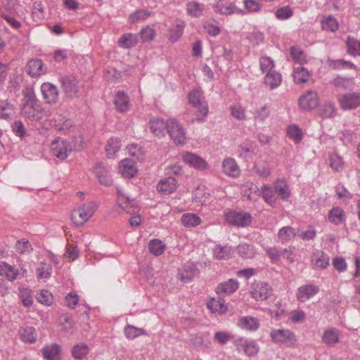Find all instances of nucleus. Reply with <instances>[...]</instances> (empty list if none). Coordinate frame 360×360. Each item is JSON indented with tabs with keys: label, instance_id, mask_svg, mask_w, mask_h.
<instances>
[{
	"label": "nucleus",
	"instance_id": "29",
	"mask_svg": "<svg viewBox=\"0 0 360 360\" xmlns=\"http://www.w3.org/2000/svg\"><path fill=\"white\" fill-rule=\"evenodd\" d=\"M255 146L252 141L245 140L238 147V157L241 158H250L251 153L255 150Z\"/></svg>",
	"mask_w": 360,
	"mask_h": 360
},
{
	"label": "nucleus",
	"instance_id": "17",
	"mask_svg": "<svg viewBox=\"0 0 360 360\" xmlns=\"http://www.w3.org/2000/svg\"><path fill=\"white\" fill-rule=\"evenodd\" d=\"M148 124L150 131L158 138L163 137L165 129L167 131V120L165 121L162 118L153 117Z\"/></svg>",
	"mask_w": 360,
	"mask_h": 360
},
{
	"label": "nucleus",
	"instance_id": "41",
	"mask_svg": "<svg viewBox=\"0 0 360 360\" xmlns=\"http://www.w3.org/2000/svg\"><path fill=\"white\" fill-rule=\"evenodd\" d=\"M321 28L323 30L334 32L339 28L338 20L331 15L324 18L321 21Z\"/></svg>",
	"mask_w": 360,
	"mask_h": 360
},
{
	"label": "nucleus",
	"instance_id": "44",
	"mask_svg": "<svg viewBox=\"0 0 360 360\" xmlns=\"http://www.w3.org/2000/svg\"><path fill=\"white\" fill-rule=\"evenodd\" d=\"M347 53L352 56H360V41L350 36L347 38Z\"/></svg>",
	"mask_w": 360,
	"mask_h": 360
},
{
	"label": "nucleus",
	"instance_id": "46",
	"mask_svg": "<svg viewBox=\"0 0 360 360\" xmlns=\"http://www.w3.org/2000/svg\"><path fill=\"white\" fill-rule=\"evenodd\" d=\"M148 249L152 254L155 256H159L163 254L165 245L160 240L153 239L150 241Z\"/></svg>",
	"mask_w": 360,
	"mask_h": 360
},
{
	"label": "nucleus",
	"instance_id": "52",
	"mask_svg": "<svg viewBox=\"0 0 360 360\" xmlns=\"http://www.w3.org/2000/svg\"><path fill=\"white\" fill-rule=\"evenodd\" d=\"M295 236V231L290 226H284L281 228L278 233V237L282 242L290 240Z\"/></svg>",
	"mask_w": 360,
	"mask_h": 360
},
{
	"label": "nucleus",
	"instance_id": "19",
	"mask_svg": "<svg viewBox=\"0 0 360 360\" xmlns=\"http://www.w3.org/2000/svg\"><path fill=\"white\" fill-rule=\"evenodd\" d=\"M158 192L169 195L174 192L176 189V181L173 177H168L160 181L157 185Z\"/></svg>",
	"mask_w": 360,
	"mask_h": 360
},
{
	"label": "nucleus",
	"instance_id": "5",
	"mask_svg": "<svg viewBox=\"0 0 360 360\" xmlns=\"http://www.w3.org/2000/svg\"><path fill=\"white\" fill-rule=\"evenodd\" d=\"M226 221L231 226L245 227L252 222V216L248 212L229 211L224 215Z\"/></svg>",
	"mask_w": 360,
	"mask_h": 360
},
{
	"label": "nucleus",
	"instance_id": "57",
	"mask_svg": "<svg viewBox=\"0 0 360 360\" xmlns=\"http://www.w3.org/2000/svg\"><path fill=\"white\" fill-rule=\"evenodd\" d=\"M124 331L126 337L129 339H134L139 337V335L145 333L143 329L131 325H127L124 328Z\"/></svg>",
	"mask_w": 360,
	"mask_h": 360
},
{
	"label": "nucleus",
	"instance_id": "39",
	"mask_svg": "<svg viewBox=\"0 0 360 360\" xmlns=\"http://www.w3.org/2000/svg\"><path fill=\"white\" fill-rule=\"evenodd\" d=\"M21 340L24 342L34 343L37 340V334L34 328L32 326H25L20 331Z\"/></svg>",
	"mask_w": 360,
	"mask_h": 360
},
{
	"label": "nucleus",
	"instance_id": "9",
	"mask_svg": "<svg viewBox=\"0 0 360 360\" xmlns=\"http://www.w3.org/2000/svg\"><path fill=\"white\" fill-rule=\"evenodd\" d=\"M271 294V287L265 282L254 283L252 285L250 295L257 301L266 300Z\"/></svg>",
	"mask_w": 360,
	"mask_h": 360
},
{
	"label": "nucleus",
	"instance_id": "45",
	"mask_svg": "<svg viewBox=\"0 0 360 360\" xmlns=\"http://www.w3.org/2000/svg\"><path fill=\"white\" fill-rule=\"evenodd\" d=\"M18 296L22 302V304L25 307H30L33 304V298L32 295V291L25 288H18Z\"/></svg>",
	"mask_w": 360,
	"mask_h": 360
},
{
	"label": "nucleus",
	"instance_id": "63",
	"mask_svg": "<svg viewBox=\"0 0 360 360\" xmlns=\"http://www.w3.org/2000/svg\"><path fill=\"white\" fill-rule=\"evenodd\" d=\"M274 190L278 193L279 196L284 200L288 199L290 195V189L288 186L283 184H277L274 186Z\"/></svg>",
	"mask_w": 360,
	"mask_h": 360
},
{
	"label": "nucleus",
	"instance_id": "13",
	"mask_svg": "<svg viewBox=\"0 0 360 360\" xmlns=\"http://www.w3.org/2000/svg\"><path fill=\"white\" fill-rule=\"evenodd\" d=\"M215 11L222 15H231L233 13L245 14L246 12L238 8L233 3L229 0H219L215 6Z\"/></svg>",
	"mask_w": 360,
	"mask_h": 360
},
{
	"label": "nucleus",
	"instance_id": "25",
	"mask_svg": "<svg viewBox=\"0 0 360 360\" xmlns=\"http://www.w3.org/2000/svg\"><path fill=\"white\" fill-rule=\"evenodd\" d=\"M15 113V107L7 100L0 101V119L11 120Z\"/></svg>",
	"mask_w": 360,
	"mask_h": 360
},
{
	"label": "nucleus",
	"instance_id": "31",
	"mask_svg": "<svg viewBox=\"0 0 360 360\" xmlns=\"http://www.w3.org/2000/svg\"><path fill=\"white\" fill-rule=\"evenodd\" d=\"M138 44V37L135 34L126 33L122 34L118 39L120 46L124 49H129Z\"/></svg>",
	"mask_w": 360,
	"mask_h": 360
},
{
	"label": "nucleus",
	"instance_id": "48",
	"mask_svg": "<svg viewBox=\"0 0 360 360\" xmlns=\"http://www.w3.org/2000/svg\"><path fill=\"white\" fill-rule=\"evenodd\" d=\"M184 25L182 24H177L172 27L169 32V40L174 43L177 41L182 36Z\"/></svg>",
	"mask_w": 360,
	"mask_h": 360
},
{
	"label": "nucleus",
	"instance_id": "16",
	"mask_svg": "<svg viewBox=\"0 0 360 360\" xmlns=\"http://www.w3.org/2000/svg\"><path fill=\"white\" fill-rule=\"evenodd\" d=\"M339 101L340 106L344 110L356 108L359 105H360V94H346L340 98Z\"/></svg>",
	"mask_w": 360,
	"mask_h": 360
},
{
	"label": "nucleus",
	"instance_id": "11",
	"mask_svg": "<svg viewBox=\"0 0 360 360\" xmlns=\"http://www.w3.org/2000/svg\"><path fill=\"white\" fill-rule=\"evenodd\" d=\"M25 71L32 77H37L46 72V68L41 59L32 58L25 66Z\"/></svg>",
	"mask_w": 360,
	"mask_h": 360
},
{
	"label": "nucleus",
	"instance_id": "54",
	"mask_svg": "<svg viewBox=\"0 0 360 360\" xmlns=\"http://www.w3.org/2000/svg\"><path fill=\"white\" fill-rule=\"evenodd\" d=\"M52 267L46 262H41L37 269V276L40 278H48L51 276Z\"/></svg>",
	"mask_w": 360,
	"mask_h": 360
},
{
	"label": "nucleus",
	"instance_id": "1",
	"mask_svg": "<svg viewBox=\"0 0 360 360\" xmlns=\"http://www.w3.org/2000/svg\"><path fill=\"white\" fill-rule=\"evenodd\" d=\"M21 115L31 121H39L45 117L46 112L37 98L34 89L27 87L22 91Z\"/></svg>",
	"mask_w": 360,
	"mask_h": 360
},
{
	"label": "nucleus",
	"instance_id": "35",
	"mask_svg": "<svg viewBox=\"0 0 360 360\" xmlns=\"http://www.w3.org/2000/svg\"><path fill=\"white\" fill-rule=\"evenodd\" d=\"M310 77L309 71L304 67H297L294 68L293 78L297 84L306 83Z\"/></svg>",
	"mask_w": 360,
	"mask_h": 360
},
{
	"label": "nucleus",
	"instance_id": "20",
	"mask_svg": "<svg viewBox=\"0 0 360 360\" xmlns=\"http://www.w3.org/2000/svg\"><path fill=\"white\" fill-rule=\"evenodd\" d=\"M183 160L186 164L198 169H203L207 167L205 160L191 153L183 155Z\"/></svg>",
	"mask_w": 360,
	"mask_h": 360
},
{
	"label": "nucleus",
	"instance_id": "23",
	"mask_svg": "<svg viewBox=\"0 0 360 360\" xmlns=\"http://www.w3.org/2000/svg\"><path fill=\"white\" fill-rule=\"evenodd\" d=\"M207 307L212 313H218L221 315L226 314L228 311V307L225 304L224 300L221 299H211L207 303Z\"/></svg>",
	"mask_w": 360,
	"mask_h": 360
},
{
	"label": "nucleus",
	"instance_id": "62",
	"mask_svg": "<svg viewBox=\"0 0 360 360\" xmlns=\"http://www.w3.org/2000/svg\"><path fill=\"white\" fill-rule=\"evenodd\" d=\"M330 66L333 69L354 68L356 66L350 61L345 60H333L330 61Z\"/></svg>",
	"mask_w": 360,
	"mask_h": 360
},
{
	"label": "nucleus",
	"instance_id": "55",
	"mask_svg": "<svg viewBox=\"0 0 360 360\" xmlns=\"http://www.w3.org/2000/svg\"><path fill=\"white\" fill-rule=\"evenodd\" d=\"M120 147L121 143L117 138H110L106 147V153L108 157L110 158L111 155H113L117 150H120Z\"/></svg>",
	"mask_w": 360,
	"mask_h": 360
},
{
	"label": "nucleus",
	"instance_id": "53",
	"mask_svg": "<svg viewBox=\"0 0 360 360\" xmlns=\"http://www.w3.org/2000/svg\"><path fill=\"white\" fill-rule=\"evenodd\" d=\"M261 193L262 198L266 203L273 205L276 202L274 191L270 186L266 185L263 186L261 189Z\"/></svg>",
	"mask_w": 360,
	"mask_h": 360
},
{
	"label": "nucleus",
	"instance_id": "56",
	"mask_svg": "<svg viewBox=\"0 0 360 360\" xmlns=\"http://www.w3.org/2000/svg\"><path fill=\"white\" fill-rule=\"evenodd\" d=\"M290 55L297 63L300 64H304L306 63L304 51L300 47L295 46H291Z\"/></svg>",
	"mask_w": 360,
	"mask_h": 360
},
{
	"label": "nucleus",
	"instance_id": "10",
	"mask_svg": "<svg viewBox=\"0 0 360 360\" xmlns=\"http://www.w3.org/2000/svg\"><path fill=\"white\" fill-rule=\"evenodd\" d=\"M43 98L51 105L56 104L58 101L59 94L56 86L49 82H44L41 86Z\"/></svg>",
	"mask_w": 360,
	"mask_h": 360
},
{
	"label": "nucleus",
	"instance_id": "22",
	"mask_svg": "<svg viewBox=\"0 0 360 360\" xmlns=\"http://www.w3.org/2000/svg\"><path fill=\"white\" fill-rule=\"evenodd\" d=\"M114 104L119 112H124L129 109V97L123 91H118L114 99Z\"/></svg>",
	"mask_w": 360,
	"mask_h": 360
},
{
	"label": "nucleus",
	"instance_id": "34",
	"mask_svg": "<svg viewBox=\"0 0 360 360\" xmlns=\"http://www.w3.org/2000/svg\"><path fill=\"white\" fill-rule=\"evenodd\" d=\"M237 252L243 259H252L256 255V250L252 245L241 243L237 246Z\"/></svg>",
	"mask_w": 360,
	"mask_h": 360
},
{
	"label": "nucleus",
	"instance_id": "64",
	"mask_svg": "<svg viewBox=\"0 0 360 360\" xmlns=\"http://www.w3.org/2000/svg\"><path fill=\"white\" fill-rule=\"evenodd\" d=\"M245 9L248 13L258 12L262 8V4L255 0H244L243 1Z\"/></svg>",
	"mask_w": 360,
	"mask_h": 360
},
{
	"label": "nucleus",
	"instance_id": "42",
	"mask_svg": "<svg viewBox=\"0 0 360 360\" xmlns=\"http://www.w3.org/2000/svg\"><path fill=\"white\" fill-rule=\"evenodd\" d=\"M205 9V5L197 1H191L186 5V10L188 15L192 17L199 18L202 15Z\"/></svg>",
	"mask_w": 360,
	"mask_h": 360
},
{
	"label": "nucleus",
	"instance_id": "38",
	"mask_svg": "<svg viewBox=\"0 0 360 360\" xmlns=\"http://www.w3.org/2000/svg\"><path fill=\"white\" fill-rule=\"evenodd\" d=\"M311 262L316 268L324 269L329 264V257L323 252H319L314 255Z\"/></svg>",
	"mask_w": 360,
	"mask_h": 360
},
{
	"label": "nucleus",
	"instance_id": "7",
	"mask_svg": "<svg viewBox=\"0 0 360 360\" xmlns=\"http://www.w3.org/2000/svg\"><path fill=\"white\" fill-rule=\"evenodd\" d=\"M59 82L63 88V92L69 98H75L79 96V82L72 75L61 76Z\"/></svg>",
	"mask_w": 360,
	"mask_h": 360
},
{
	"label": "nucleus",
	"instance_id": "6",
	"mask_svg": "<svg viewBox=\"0 0 360 360\" xmlns=\"http://www.w3.org/2000/svg\"><path fill=\"white\" fill-rule=\"evenodd\" d=\"M270 337L272 341L277 344L292 345L297 341L295 333L288 329H272Z\"/></svg>",
	"mask_w": 360,
	"mask_h": 360
},
{
	"label": "nucleus",
	"instance_id": "4",
	"mask_svg": "<svg viewBox=\"0 0 360 360\" xmlns=\"http://www.w3.org/2000/svg\"><path fill=\"white\" fill-rule=\"evenodd\" d=\"M167 133L173 141L179 145L186 143V133L181 124L174 119L167 120Z\"/></svg>",
	"mask_w": 360,
	"mask_h": 360
},
{
	"label": "nucleus",
	"instance_id": "47",
	"mask_svg": "<svg viewBox=\"0 0 360 360\" xmlns=\"http://www.w3.org/2000/svg\"><path fill=\"white\" fill-rule=\"evenodd\" d=\"M151 14L152 13L148 10L139 9L129 15V20L132 23L143 21Z\"/></svg>",
	"mask_w": 360,
	"mask_h": 360
},
{
	"label": "nucleus",
	"instance_id": "50",
	"mask_svg": "<svg viewBox=\"0 0 360 360\" xmlns=\"http://www.w3.org/2000/svg\"><path fill=\"white\" fill-rule=\"evenodd\" d=\"M88 352L89 347L84 343L75 345L72 349V354L77 359H82Z\"/></svg>",
	"mask_w": 360,
	"mask_h": 360
},
{
	"label": "nucleus",
	"instance_id": "28",
	"mask_svg": "<svg viewBox=\"0 0 360 360\" xmlns=\"http://www.w3.org/2000/svg\"><path fill=\"white\" fill-rule=\"evenodd\" d=\"M322 341L326 345H334L339 342V331L335 328L326 330L322 336Z\"/></svg>",
	"mask_w": 360,
	"mask_h": 360
},
{
	"label": "nucleus",
	"instance_id": "18",
	"mask_svg": "<svg viewBox=\"0 0 360 360\" xmlns=\"http://www.w3.org/2000/svg\"><path fill=\"white\" fill-rule=\"evenodd\" d=\"M94 172L101 184L110 186L112 184V179L110 175L109 169L103 163L96 164Z\"/></svg>",
	"mask_w": 360,
	"mask_h": 360
},
{
	"label": "nucleus",
	"instance_id": "51",
	"mask_svg": "<svg viewBox=\"0 0 360 360\" xmlns=\"http://www.w3.org/2000/svg\"><path fill=\"white\" fill-rule=\"evenodd\" d=\"M287 133L289 138L293 140L295 143H300L303 136L302 130L295 125L289 126Z\"/></svg>",
	"mask_w": 360,
	"mask_h": 360
},
{
	"label": "nucleus",
	"instance_id": "61",
	"mask_svg": "<svg viewBox=\"0 0 360 360\" xmlns=\"http://www.w3.org/2000/svg\"><path fill=\"white\" fill-rule=\"evenodd\" d=\"M15 250L19 254H25L30 252L32 250V248L29 240L22 239L16 242Z\"/></svg>",
	"mask_w": 360,
	"mask_h": 360
},
{
	"label": "nucleus",
	"instance_id": "59",
	"mask_svg": "<svg viewBox=\"0 0 360 360\" xmlns=\"http://www.w3.org/2000/svg\"><path fill=\"white\" fill-rule=\"evenodd\" d=\"M213 254L218 259H225L229 257L230 250L227 247L217 245L213 248Z\"/></svg>",
	"mask_w": 360,
	"mask_h": 360
},
{
	"label": "nucleus",
	"instance_id": "26",
	"mask_svg": "<svg viewBox=\"0 0 360 360\" xmlns=\"http://www.w3.org/2000/svg\"><path fill=\"white\" fill-rule=\"evenodd\" d=\"M281 81V75L275 70L267 72L264 77V84L271 89H274L280 86Z\"/></svg>",
	"mask_w": 360,
	"mask_h": 360
},
{
	"label": "nucleus",
	"instance_id": "32",
	"mask_svg": "<svg viewBox=\"0 0 360 360\" xmlns=\"http://www.w3.org/2000/svg\"><path fill=\"white\" fill-rule=\"evenodd\" d=\"M345 219V211L340 207H334L328 212L329 221L335 225L342 223Z\"/></svg>",
	"mask_w": 360,
	"mask_h": 360
},
{
	"label": "nucleus",
	"instance_id": "8",
	"mask_svg": "<svg viewBox=\"0 0 360 360\" xmlns=\"http://www.w3.org/2000/svg\"><path fill=\"white\" fill-rule=\"evenodd\" d=\"M53 155L60 160H65L72 150L70 143L61 138H58L51 143Z\"/></svg>",
	"mask_w": 360,
	"mask_h": 360
},
{
	"label": "nucleus",
	"instance_id": "12",
	"mask_svg": "<svg viewBox=\"0 0 360 360\" xmlns=\"http://www.w3.org/2000/svg\"><path fill=\"white\" fill-rule=\"evenodd\" d=\"M319 103L318 94L313 91H309L299 99L300 107L305 110H311L316 108Z\"/></svg>",
	"mask_w": 360,
	"mask_h": 360
},
{
	"label": "nucleus",
	"instance_id": "40",
	"mask_svg": "<svg viewBox=\"0 0 360 360\" xmlns=\"http://www.w3.org/2000/svg\"><path fill=\"white\" fill-rule=\"evenodd\" d=\"M181 221L186 227H195L201 223V219L195 214L186 213L181 216Z\"/></svg>",
	"mask_w": 360,
	"mask_h": 360
},
{
	"label": "nucleus",
	"instance_id": "43",
	"mask_svg": "<svg viewBox=\"0 0 360 360\" xmlns=\"http://www.w3.org/2000/svg\"><path fill=\"white\" fill-rule=\"evenodd\" d=\"M240 347L249 356L256 355L259 351V347L255 341L241 340Z\"/></svg>",
	"mask_w": 360,
	"mask_h": 360
},
{
	"label": "nucleus",
	"instance_id": "3",
	"mask_svg": "<svg viewBox=\"0 0 360 360\" xmlns=\"http://www.w3.org/2000/svg\"><path fill=\"white\" fill-rule=\"evenodd\" d=\"M98 208L95 202H89L72 212L71 219L76 226H82Z\"/></svg>",
	"mask_w": 360,
	"mask_h": 360
},
{
	"label": "nucleus",
	"instance_id": "58",
	"mask_svg": "<svg viewBox=\"0 0 360 360\" xmlns=\"http://www.w3.org/2000/svg\"><path fill=\"white\" fill-rule=\"evenodd\" d=\"M259 67L262 72H271L274 70V62L270 57L263 56L259 59Z\"/></svg>",
	"mask_w": 360,
	"mask_h": 360
},
{
	"label": "nucleus",
	"instance_id": "21",
	"mask_svg": "<svg viewBox=\"0 0 360 360\" xmlns=\"http://www.w3.org/2000/svg\"><path fill=\"white\" fill-rule=\"evenodd\" d=\"M222 170L229 176L236 177L240 174V169L234 159L229 158L222 162Z\"/></svg>",
	"mask_w": 360,
	"mask_h": 360
},
{
	"label": "nucleus",
	"instance_id": "36",
	"mask_svg": "<svg viewBox=\"0 0 360 360\" xmlns=\"http://www.w3.org/2000/svg\"><path fill=\"white\" fill-rule=\"evenodd\" d=\"M271 115L270 104H264L261 108L257 109L254 113V120L255 122L263 123Z\"/></svg>",
	"mask_w": 360,
	"mask_h": 360
},
{
	"label": "nucleus",
	"instance_id": "60",
	"mask_svg": "<svg viewBox=\"0 0 360 360\" xmlns=\"http://www.w3.org/2000/svg\"><path fill=\"white\" fill-rule=\"evenodd\" d=\"M139 34L142 42L151 41L154 39L155 31L148 25L141 30Z\"/></svg>",
	"mask_w": 360,
	"mask_h": 360
},
{
	"label": "nucleus",
	"instance_id": "30",
	"mask_svg": "<svg viewBox=\"0 0 360 360\" xmlns=\"http://www.w3.org/2000/svg\"><path fill=\"white\" fill-rule=\"evenodd\" d=\"M238 288V282L237 280L231 278L227 281L219 283L217 287V292H224L231 294Z\"/></svg>",
	"mask_w": 360,
	"mask_h": 360
},
{
	"label": "nucleus",
	"instance_id": "33",
	"mask_svg": "<svg viewBox=\"0 0 360 360\" xmlns=\"http://www.w3.org/2000/svg\"><path fill=\"white\" fill-rule=\"evenodd\" d=\"M238 326L245 330H256L259 326L257 319L252 316H243L238 321Z\"/></svg>",
	"mask_w": 360,
	"mask_h": 360
},
{
	"label": "nucleus",
	"instance_id": "15",
	"mask_svg": "<svg viewBox=\"0 0 360 360\" xmlns=\"http://www.w3.org/2000/svg\"><path fill=\"white\" fill-rule=\"evenodd\" d=\"M319 291V288L317 285L312 284L304 285L298 288L296 297L297 300L304 302L314 297Z\"/></svg>",
	"mask_w": 360,
	"mask_h": 360
},
{
	"label": "nucleus",
	"instance_id": "49",
	"mask_svg": "<svg viewBox=\"0 0 360 360\" xmlns=\"http://www.w3.org/2000/svg\"><path fill=\"white\" fill-rule=\"evenodd\" d=\"M330 167L336 172H339L343 169L344 161L342 157L337 153L331 154L329 156Z\"/></svg>",
	"mask_w": 360,
	"mask_h": 360
},
{
	"label": "nucleus",
	"instance_id": "14",
	"mask_svg": "<svg viewBox=\"0 0 360 360\" xmlns=\"http://www.w3.org/2000/svg\"><path fill=\"white\" fill-rule=\"evenodd\" d=\"M199 274L196 265L191 262L186 263L181 269H179L178 276L184 283L190 282L195 276Z\"/></svg>",
	"mask_w": 360,
	"mask_h": 360
},
{
	"label": "nucleus",
	"instance_id": "2",
	"mask_svg": "<svg viewBox=\"0 0 360 360\" xmlns=\"http://www.w3.org/2000/svg\"><path fill=\"white\" fill-rule=\"evenodd\" d=\"M189 103L195 109L198 121L203 120L208 114V105L202 100V91L200 89H193L188 95Z\"/></svg>",
	"mask_w": 360,
	"mask_h": 360
},
{
	"label": "nucleus",
	"instance_id": "24",
	"mask_svg": "<svg viewBox=\"0 0 360 360\" xmlns=\"http://www.w3.org/2000/svg\"><path fill=\"white\" fill-rule=\"evenodd\" d=\"M119 169L122 175L127 178L133 177L136 172V169L134 167V162L131 159H124L120 162Z\"/></svg>",
	"mask_w": 360,
	"mask_h": 360
},
{
	"label": "nucleus",
	"instance_id": "27",
	"mask_svg": "<svg viewBox=\"0 0 360 360\" xmlns=\"http://www.w3.org/2000/svg\"><path fill=\"white\" fill-rule=\"evenodd\" d=\"M60 348L57 344L44 347L41 352L46 360H59Z\"/></svg>",
	"mask_w": 360,
	"mask_h": 360
},
{
	"label": "nucleus",
	"instance_id": "37",
	"mask_svg": "<svg viewBox=\"0 0 360 360\" xmlns=\"http://www.w3.org/2000/svg\"><path fill=\"white\" fill-rule=\"evenodd\" d=\"M0 275L5 276L8 281H13L18 275V271L4 262H0Z\"/></svg>",
	"mask_w": 360,
	"mask_h": 360
}]
</instances>
